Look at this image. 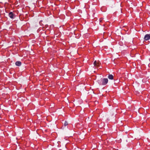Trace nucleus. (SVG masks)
<instances>
[{
	"instance_id": "1",
	"label": "nucleus",
	"mask_w": 150,
	"mask_h": 150,
	"mask_svg": "<svg viewBox=\"0 0 150 150\" xmlns=\"http://www.w3.org/2000/svg\"><path fill=\"white\" fill-rule=\"evenodd\" d=\"M108 82V79L107 78H103L101 79V81L99 83L102 85H106Z\"/></svg>"
},
{
	"instance_id": "2",
	"label": "nucleus",
	"mask_w": 150,
	"mask_h": 150,
	"mask_svg": "<svg viewBox=\"0 0 150 150\" xmlns=\"http://www.w3.org/2000/svg\"><path fill=\"white\" fill-rule=\"evenodd\" d=\"M150 39V34H146L144 37V39L145 40H147Z\"/></svg>"
},
{
	"instance_id": "3",
	"label": "nucleus",
	"mask_w": 150,
	"mask_h": 150,
	"mask_svg": "<svg viewBox=\"0 0 150 150\" xmlns=\"http://www.w3.org/2000/svg\"><path fill=\"white\" fill-rule=\"evenodd\" d=\"M8 16H9L12 19H13L15 16V15H14L12 12H10L8 14Z\"/></svg>"
},
{
	"instance_id": "4",
	"label": "nucleus",
	"mask_w": 150,
	"mask_h": 150,
	"mask_svg": "<svg viewBox=\"0 0 150 150\" xmlns=\"http://www.w3.org/2000/svg\"><path fill=\"white\" fill-rule=\"evenodd\" d=\"M16 65L17 66H20L21 65V63L20 61H17L15 63Z\"/></svg>"
},
{
	"instance_id": "5",
	"label": "nucleus",
	"mask_w": 150,
	"mask_h": 150,
	"mask_svg": "<svg viewBox=\"0 0 150 150\" xmlns=\"http://www.w3.org/2000/svg\"><path fill=\"white\" fill-rule=\"evenodd\" d=\"M108 78L110 80H112L113 79V76L112 74H109L108 76Z\"/></svg>"
},
{
	"instance_id": "6",
	"label": "nucleus",
	"mask_w": 150,
	"mask_h": 150,
	"mask_svg": "<svg viewBox=\"0 0 150 150\" xmlns=\"http://www.w3.org/2000/svg\"><path fill=\"white\" fill-rule=\"evenodd\" d=\"M93 64L94 66L98 67L99 66V63H97L96 61H95L93 63Z\"/></svg>"
},
{
	"instance_id": "7",
	"label": "nucleus",
	"mask_w": 150,
	"mask_h": 150,
	"mask_svg": "<svg viewBox=\"0 0 150 150\" xmlns=\"http://www.w3.org/2000/svg\"><path fill=\"white\" fill-rule=\"evenodd\" d=\"M68 122L67 121H65L64 123V126H66L68 125Z\"/></svg>"
},
{
	"instance_id": "8",
	"label": "nucleus",
	"mask_w": 150,
	"mask_h": 150,
	"mask_svg": "<svg viewBox=\"0 0 150 150\" xmlns=\"http://www.w3.org/2000/svg\"><path fill=\"white\" fill-rule=\"evenodd\" d=\"M103 18H100V22H102V21H103Z\"/></svg>"
}]
</instances>
